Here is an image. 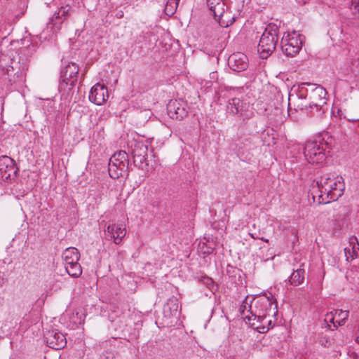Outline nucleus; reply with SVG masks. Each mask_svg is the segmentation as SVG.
<instances>
[{
    "label": "nucleus",
    "mask_w": 359,
    "mask_h": 359,
    "mask_svg": "<svg viewBox=\"0 0 359 359\" xmlns=\"http://www.w3.org/2000/svg\"><path fill=\"white\" fill-rule=\"evenodd\" d=\"M333 143L334 139L327 132L320 133L313 140H307L303 147L306 160L311 164L323 163Z\"/></svg>",
    "instance_id": "f257e3e1"
},
{
    "label": "nucleus",
    "mask_w": 359,
    "mask_h": 359,
    "mask_svg": "<svg viewBox=\"0 0 359 359\" xmlns=\"http://www.w3.org/2000/svg\"><path fill=\"white\" fill-rule=\"evenodd\" d=\"M254 300L253 306H249L248 312L252 316V322L262 323L265 316H276L278 306L276 299L271 294L264 295Z\"/></svg>",
    "instance_id": "f03ea898"
},
{
    "label": "nucleus",
    "mask_w": 359,
    "mask_h": 359,
    "mask_svg": "<svg viewBox=\"0 0 359 359\" xmlns=\"http://www.w3.org/2000/svg\"><path fill=\"white\" fill-rule=\"evenodd\" d=\"M306 88V97L309 101V108L311 111H314L315 116L321 117L325 113V106L327 104L325 89L316 83L304 82Z\"/></svg>",
    "instance_id": "7ed1b4c3"
},
{
    "label": "nucleus",
    "mask_w": 359,
    "mask_h": 359,
    "mask_svg": "<svg viewBox=\"0 0 359 359\" xmlns=\"http://www.w3.org/2000/svg\"><path fill=\"white\" fill-rule=\"evenodd\" d=\"M278 28L275 24L270 23L266 25L258 44V51L262 57L266 58L276 49L278 42Z\"/></svg>",
    "instance_id": "20e7f679"
},
{
    "label": "nucleus",
    "mask_w": 359,
    "mask_h": 359,
    "mask_svg": "<svg viewBox=\"0 0 359 359\" xmlns=\"http://www.w3.org/2000/svg\"><path fill=\"white\" fill-rule=\"evenodd\" d=\"M303 83L297 86L294 90V93H290L288 97V113L297 111L298 110H305L306 113L310 116H315L314 111H311L309 108V101L306 97V88Z\"/></svg>",
    "instance_id": "39448f33"
},
{
    "label": "nucleus",
    "mask_w": 359,
    "mask_h": 359,
    "mask_svg": "<svg viewBox=\"0 0 359 359\" xmlns=\"http://www.w3.org/2000/svg\"><path fill=\"white\" fill-rule=\"evenodd\" d=\"M128 155L125 151L115 153L109 159L108 165L109 175L111 178L128 175Z\"/></svg>",
    "instance_id": "423d86ee"
},
{
    "label": "nucleus",
    "mask_w": 359,
    "mask_h": 359,
    "mask_svg": "<svg viewBox=\"0 0 359 359\" xmlns=\"http://www.w3.org/2000/svg\"><path fill=\"white\" fill-rule=\"evenodd\" d=\"M18 168L15 161L8 156L0 157V181L13 184L18 180Z\"/></svg>",
    "instance_id": "0eeeda50"
},
{
    "label": "nucleus",
    "mask_w": 359,
    "mask_h": 359,
    "mask_svg": "<svg viewBox=\"0 0 359 359\" xmlns=\"http://www.w3.org/2000/svg\"><path fill=\"white\" fill-rule=\"evenodd\" d=\"M302 47L301 36L296 32L284 34L281 41L282 52L288 57H294L299 53Z\"/></svg>",
    "instance_id": "6e6552de"
},
{
    "label": "nucleus",
    "mask_w": 359,
    "mask_h": 359,
    "mask_svg": "<svg viewBox=\"0 0 359 359\" xmlns=\"http://www.w3.org/2000/svg\"><path fill=\"white\" fill-rule=\"evenodd\" d=\"M70 6H65L60 7L57 11L49 19L47 23V29H51L53 33H56L61 29L62 24L70 15Z\"/></svg>",
    "instance_id": "1a4fd4ad"
},
{
    "label": "nucleus",
    "mask_w": 359,
    "mask_h": 359,
    "mask_svg": "<svg viewBox=\"0 0 359 359\" xmlns=\"http://www.w3.org/2000/svg\"><path fill=\"white\" fill-rule=\"evenodd\" d=\"M79 66L74 62H69L62 69L60 73V86H69L73 88L78 80Z\"/></svg>",
    "instance_id": "9d476101"
},
{
    "label": "nucleus",
    "mask_w": 359,
    "mask_h": 359,
    "mask_svg": "<svg viewBox=\"0 0 359 359\" xmlns=\"http://www.w3.org/2000/svg\"><path fill=\"white\" fill-rule=\"evenodd\" d=\"M44 339L47 345L55 350L64 348L67 345L65 336L57 329L46 331L44 333Z\"/></svg>",
    "instance_id": "9b49d317"
},
{
    "label": "nucleus",
    "mask_w": 359,
    "mask_h": 359,
    "mask_svg": "<svg viewBox=\"0 0 359 359\" xmlns=\"http://www.w3.org/2000/svg\"><path fill=\"white\" fill-rule=\"evenodd\" d=\"M334 175H325L321 176L319 180L317 181V184L319 188L320 194L319 195V203H328L330 201H327V199H330L328 197V194L332 192V180H334Z\"/></svg>",
    "instance_id": "f8f14e48"
},
{
    "label": "nucleus",
    "mask_w": 359,
    "mask_h": 359,
    "mask_svg": "<svg viewBox=\"0 0 359 359\" xmlns=\"http://www.w3.org/2000/svg\"><path fill=\"white\" fill-rule=\"evenodd\" d=\"M334 175H325L321 176L319 180L317 181V184L319 188L320 194L319 195V203H328L330 201H327V199H330L328 197V194L332 192V180H334Z\"/></svg>",
    "instance_id": "ddd939ff"
},
{
    "label": "nucleus",
    "mask_w": 359,
    "mask_h": 359,
    "mask_svg": "<svg viewBox=\"0 0 359 359\" xmlns=\"http://www.w3.org/2000/svg\"><path fill=\"white\" fill-rule=\"evenodd\" d=\"M334 175H325L321 176L319 180L317 181V184L319 188L320 194L319 195V203H328L330 201H327V199H330L328 197V194L332 192V180H334Z\"/></svg>",
    "instance_id": "4468645a"
},
{
    "label": "nucleus",
    "mask_w": 359,
    "mask_h": 359,
    "mask_svg": "<svg viewBox=\"0 0 359 359\" xmlns=\"http://www.w3.org/2000/svg\"><path fill=\"white\" fill-rule=\"evenodd\" d=\"M168 114L172 119L182 120L188 115L187 104L183 102L170 100L167 106Z\"/></svg>",
    "instance_id": "2eb2a0df"
},
{
    "label": "nucleus",
    "mask_w": 359,
    "mask_h": 359,
    "mask_svg": "<svg viewBox=\"0 0 359 359\" xmlns=\"http://www.w3.org/2000/svg\"><path fill=\"white\" fill-rule=\"evenodd\" d=\"M109 97L107 86L97 83L95 84L90 92L89 100L96 105L102 104Z\"/></svg>",
    "instance_id": "dca6fc26"
},
{
    "label": "nucleus",
    "mask_w": 359,
    "mask_h": 359,
    "mask_svg": "<svg viewBox=\"0 0 359 359\" xmlns=\"http://www.w3.org/2000/svg\"><path fill=\"white\" fill-rule=\"evenodd\" d=\"M228 65L233 71L240 72L248 68V60L247 56L243 53H234L229 56Z\"/></svg>",
    "instance_id": "f3484780"
},
{
    "label": "nucleus",
    "mask_w": 359,
    "mask_h": 359,
    "mask_svg": "<svg viewBox=\"0 0 359 359\" xmlns=\"http://www.w3.org/2000/svg\"><path fill=\"white\" fill-rule=\"evenodd\" d=\"M276 316H265L264 320L261 322L252 321V316H246L245 318L248 319V324L255 330H257L259 333H266L271 328L273 327L272 325V318Z\"/></svg>",
    "instance_id": "a211bd4d"
},
{
    "label": "nucleus",
    "mask_w": 359,
    "mask_h": 359,
    "mask_svg": "<svg viewBox=\"0 0 359 359\" xmlns=\"http://www.w3.org/2000/svg\"><path fill=\"white\" fill-rule=\"evenodd\" d=\"M330 182L332 183V188H333V189H332L330 194H328V197H330V200L334 201L343 195L345 184L342 177L339 176L334 177L332 182Z\"/></svg>",
    "instance_id": "6ab92c4d"
},
{
    "label": "nucleus",
    "mask_w": 359,
    "mask_h": 359,
    "mask_svg": "<svg viewBox=\"0 0 359 359\" xmlns=\"http://www.w3.org/2000/svg\"><path fill=\"white\" fill-rule=\"evenodd\" d=\"M243 101L238 97H233L228 100L226 113L243 116Z\"/></svg>",
    "instance_id": "aec40b11"
},
{
    "label": "nucleus",
    "mask_w": 359,
    "mask_h": 359,
    "mask_svg": "<svg viewBox=\"0 0 359 359\" xmlns=\"http://www.w3.org/2000/svg\"><path fill=\"white\" fill-rule=\"evenodd\" d=\"M222 13L219 14L215 11L212 15L216 21L218 22L219 25L222 27H227L233 23L235 20L234 17H231V13L225 11V7H222Z\"/></svg>",
    "instance_id": "412c9836"
},
{
    "label": "nucleus",
    "mask_w": 359,
    "mask_h": 359,
    "mask_svg": "<svg viewBox=\"0 0 359 359\" xmlns=\"http://www.w3.org/2000/svg\"><path fill=\"white\" fill-rule=\"evenodd\" d=\"M62 257L65 265L78 263L80 258V253L75 248H67L62 253Z\"/></svg>",
    "instance_id": "4be33fe9"
},
{
    "label": "nucleus",
    "mask_w": 359,
    "mask_h": 359,
    "mask_svg": "<svg viewBox=\"0 0 359 359\" xmlns=\"http://www.w3.org/2000/svg\"><path fill=\"white\" fill-rule=\"evenodd\" d=\"M350 245H351V249L344 248L345 256L348 262L359 257V243L356 238L351 239Z\"/></svg>",
    "instance_id": "5701e85b"
},
{
    "label": "nucleus",
    "mask_w": 359,
    "mask_h": 359,
    "mask_svg": "<svg viewBox=\"0 0 359 359\" xmlns=\"http://www.w3.org/2000/svg\"><path fill=\"white\" fill-rule=\"evenodd\" d=\"M179 304L178 300L175 298L170 299L167 304L164 306L163 313L165 316H177L178 312Z\"/></svg>",
    "instance_id": "b1692460"
},
{
    "label": "nucleus",
    "mask_w": 359,
    "mask_h": 359,
    "mask_svg": "<svg viewBox=\"0 0 359 359\" xmlns=\"http://www.w3.org/2000/svg\"><path fill=\"white\" fill-rule=\"evenodd\" d=\"M304 275L305 271L304 269L301 267L294 270L293 273L291 274L290 277V283L291 285L294 286H297L301 285L304 280Z\"/></svg>",
    "instance_id": "393cba45"
},
{
    "label": "nucleus",
    "mask_w": 359,
    "mask_h": 359,
    "mask_svg": "<svg viewBox=\"0 0 359 359\" xmlns=\"http://www.w3.org/2000/svg\"><path fill=\"white\" fill-rule=\"evenodd\" d=\"M29 0H12V4L14 6L12 11L16 15H22L26 12Z\"/></svg>",
    "instance_id": "a878e982"
},
{
    "label": "nucleus",
    "mask_w": 359,
    "mask_h": 359,
    "mask_svg": "<svg viewBox=\"0 0 359 359\" xmlns=\"http://www.w3.org/2000/svg\"><path fill=\"white\" fill-rule=\"evenodd\" d=\"M207 5L212 13L215 11L222 13V7H225L224 0H206Z\"/></svg>",
    "instance_id": "bb28decb"
},
{
    "label": "nucleus",
    "mask_w": 359,
    "mask_h": 359,
    "mask_svg": "<svg viewBox=\"0 0 359 359\" xmlns=\"http://www.w3.org/2000/svg\"><path fill=\"white\" fill-rule=\"evenodd\" d=\"M148 146L143 142H135L132 146L133 155H147Z\"/></svg>",
    "instance_id": "cd10ccee"
},
{
    "label": "nucleus",
    "mask_w": 359,
    "mask_h": 359,
    "mask_svg": "<svg viewBox=\"0 0 359 359\" xmlns=\"http://www.w3.org/2000/svg\"><path fill=\"white\" fill-rule=\"evenodd\" d=\"M65 269L67 273L74 278H77L82 273V269L79 262L73 264L65 265Z\"/></svg>",
    "instance_id": "c85d7f7f"
},
{
    "label": "nucleus",
    "mask_w": 359,
    "mask_h": 359,
    "mask_svg": "<svg viewBox=\"0 0 359 359\" xmlns=\"http://www.w3.org/2000/svg\"><path fill=\"white\" fill-rule=\"evenodd\" d=\"M348 311H343L341 309L334 310L335 320L337 327L345 324L346 320L348 318Z\"/></svg>",
    "instance_id": "c756f323"
},
{
    "label": "nucleus",
    "mask_w": 359,
    "mask_h": 359,
    "mask_svg": "<svg viewBox=\"0 0 359 359\" xmlns=\"http://www.w3.org/2000/svg\"><path fill=\"white\" fill-rule=\"evenodd\" d=\"M133 162L136 166L142 170L148 169L147 155H133Z\"/></svg>",
    "instance_id": "7c9ffc66"
},
{
    "label": "nucleus",
    "mask_w": 359,
    "mask_h": 359,
    "mask_svg": "<svg viewBox=\"0 0 359 359\" xmlns=\"http://www.w3.org/2000/svg\"><path fill=\"white\" fill-rule=\"evenodd\" d=\"M114 236H115V243L119 244L123 238L126 234V228L122 224H114Z\"/></svg>",
    "instance_id": "2f4dec72"
},
{
    "label": "nucleus",
    "mask_w": 359,
    "mask_h": 359,
    "mask_svg": "<svg viewBox=\"0 0 359 359\" xmlns=\"http://www.w3.org/2000/svg\"><path fill=\"white\" fill-rule=\"evenodd\" d=\"M248 299H249L248 296H247L239 309V311H240L241 314L243 316L246 323H248V319H246L245 317H246V316H251L250 314V313L248 312L249 306H253L252 301V300L248 301Z\"/></svg>",
    "instance_id": "473e14b6"
},
{
    "label": "nucleus",
    "mask_w": 359,
    "mask_h": 359,
    "mask_svg": "<svg viewBox=\"0 0 359 359\" xmlns=\"http://www.w3.org/2000/svg\"><path fill=\"white\" fill-rule=\"evenodd\" d=\"M325 322L327 324V326L328 327V329L332 330L331 328V325H329V323H332L334 328H337L335 320L334 310L327 313L325 318Z\"/></svg>",
    "instance_id": "72a5a7b5"
},
{
    "label": "nucleus",
    "mask_w": 359,
    "mask_h": 359,
    "mask_svg": "<svg viewBox=\"0 0 359 359\" xmlns=\"http://www.w3.org/2000/svg\"><path fill=\"white\" fill-rule=\"evenodd\" d=\"M114 224H109L104 230V233L108 240H113L115 243V236H114Z\"/></svg>",
    "instance_id": "f704fd0d"
},
{
    "label": "nucleus",
    "mask_w": 359,
    "mask_h": 359,
    "mask_svg": "<svg viewBox=\"0 0 359 359\" xmlns=\"http://www.w3.org/2000/svg\"><path fill=\"white\" fill-rule=\"evenodd\" d=\"M353 14L358 15L359 17V0H351V5L350 7Z\"/></svg>",
    "instance_id": "c9c22d12"
},
{
    "label": "nucleus",
    "mask_w": 359,
    "mask_h": 359,
    "mask_svg": "<svg viewBox=\"0 0 359 359\" xmlns=\"http://www.w3.org/2000/svg\"><path fill=\"white\" fill-rule=\"evenodd\" d=\"M99 359H115L114 354L111 351L103 352Z\"/></svg>",
    "instance_id": "e433bc0d"
},
{
    "label": "nucleus",
    "mask_w": 359,
    "mask_h": 359,
    "mask_svg": "<svg viewBox=\"0 0 359 359\" xmlns=\"http://www.w3.org/2000/svg\"><path fill=\"white\" fill-rule=\"evenodd\" d=\"M356 327V341L359 344V318L357 320Z\"/></svg>",
    "instance_id": "4c0bfd02"
},
{
    "label": "nucleus",
    "mask_w": 359,
    "mask_h": 359,
    "mask_svg": "<svg viewBox=\"0 0 359 359\" xmlns=\"http://www.w3.org/2000/svg\"><path fill=\"white\" fill-rule=\"evenodd\" d=\"M203 281L205 284L209 285L212 283V279L208 276L203 277Z\"/></svg>",
    "instance_id": "58836bf2"
},
{
    "label": "nucleus",
    "mask_w": 359,
    "mask_h": 359,
    "mask_svg": "<svg viewBox=\"0 0 359 359\" xmlns=\"http://www.w3.org/2000/svg\"><path fill=\"white\" fill-rule=\"evenodd\" d=\"M258 239H260L266 243H268L269 242V240L268 239H266L264 238V237H261V238H259Z\"/></svg>",
    "instance_id": "ea45409f"
},
{
    "label": "nucleus",
    "mask_w": 359,
    "mask_h": 359,
    "mask_svg": "<svg viewBox=\"0 0 359 359\" xmlns=\"http://www.w3.org/2000/svg\"><path fill=\"white\" fill-rule=\"evenodd\" d=\"M249 235L251 236V238H252L254 239H258L259 238V237L255 236V235L253 233H249Z\"/></svg>",
    "instance_id": "a19ab883"
},
{
    "label": "nucleus",
    "mask_w": 359,
    "mask_h": 359,
    "mask_svg": "<svg viewBox=\"0 0 359 359\" xmlns=\"http://www.w3.org/2000/svg\"><path fill=\"white\" fill-rule=\"evenodd\" d=\"M144 113L146 114V116H149V114H151L150 111H148V110H146L144 111Z\"/></svg>",
    "instance_id": "79ce46f5"
},
{
    "label": "nucleus",
    "mask_w": 359,
    "mask_h": 359,
    "mask_svg": "<svg viewBox=\"0 0 359 359\" xmlns=\"http://www.w3.org/2000/svg\"><path fill=\"white\" fill-rule=\"evenodd\" d=\"M353 121H359V117H358V118H356V119H353Z\"/></svg>",
    "instance_id": "37998d69"
},
{
    "label": "nucleus",
    "mask_w": 359,
    "mask_h": 359,
    "mask_svg": "<svg viewBox=\"0 0 359 359\" xmlns=\"http://www.w3.org/2000/svg\"><path fill=\"white\" fill-rule=\"evenodd\" d=\"M50 32L52 34H53V33L51 32V29H50V30H48V32Z\"/></svg>",
    "instance_id": "c03bdc74"
},
{
    "label": "nucleus",
    "mask_w": 359,
    "mask_h": 359,
    "mask_svg": "<svg viewBox=\"0 0 359 359\" xmlns=\"http://www.w3.org/2000/svg\"><path fill=\"white\" fill-rule=\"evenodd\" d=\"M179 0H177V1H178ZM176 4H177V2H176Z\"/></svg>",
    "instance_id": "a18cd8bd"
}]
</instances>
